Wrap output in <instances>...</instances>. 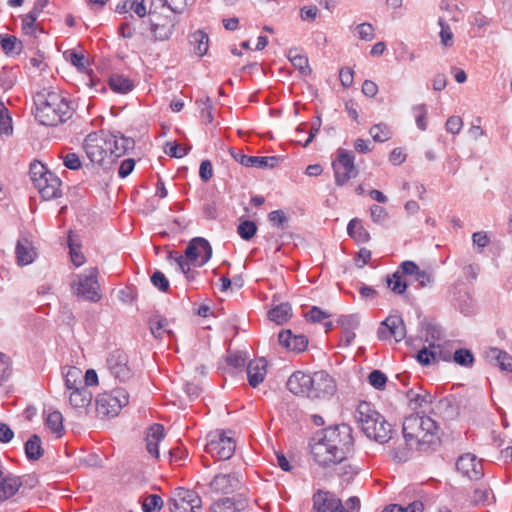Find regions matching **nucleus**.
I'll use <instances>...</instances> for the list:
<instances>
[{"instance_id": "nucleus-7", "label": "nucleus", "mask_w": 512, "mask_h": 512, "mask_svg": "<svg viewBox=\"0 0 512 512\" xmlns=\"http://www.w3.org/2000/svg\"><path fill=\"white\" fill-rule=\"evenodd\" d=\"M97 277V267H91L86 273L77 275V281H74L71 285L74 294L85 300L98 302L101 299V294Z\"/></svg>"}, {"instance_id": "nucleus-36", "label": "nucleus", "mask_w": 512, "mask_h": 512, "mask_svg": "<svg viewBox=\"0 0 512 512\" xmlns=\"http://www.w3.org/2000/svg\"><path fill=\"white\" fill-rule=\"evenodd\" d=\"M495 500L494 495L488 488H477L474 490L470 498V503L473 508H482L490 505Z\"/></svg>"}, {"instance_id": "nucleus-17", "label": "nucleus", "mask_w": 512, "mask_h": 512, "mask_svg": "<svg viewBox=\"0 0 512 512\" xmlns=\"http://www.w3.org/2000/svg\"><path fill=\"white\" fill-rule=\"evenodd\" d=\"M313 509L315 512H344V505L334 493L317 490L313 494Z\"/></svg>"}, {"instance_id": "nucleus-48", "label": "nucleus", "mask_w": 512, "mask_h": 512, "mask_svg": "<svg viewBox=\"0 0 512 512\" xmlns=\"http://www.w3.org/2000/svg\"><path fill=\"white\" fill-rule=\"evenodd\" d=\"M453 360L460 366L472 367L474 363V355L469 349L460 348L454 352Z\"/></svg>"}, {"instance_id": "nucleus-54", "label": "nucleus", "mask_w": 512, "mask_h": 512, "mask_svg": "<svg viewBox=\"0 0 512 512\" xmlns=\"http://www.w3.org/2000/svg\"><path fill=\"white\" fill-rule=\"evenodd\" d=\"M370 215L372 221L380 225H383L389 218V215L385 208L376 204L370 207Z\"/></svg>"}, {"instance_id": "nucleus-32", "label": "nucleus", "mask_w": 512, "mask_h": 512, "mask_svg": "<svg viewBox=\"0 0 512 512\" xmlns=\"http://www.w3.org/2000/svg\"><path fill=\"white\" fill-rule=\"evenodd\" d=\"M189 43L193 47L194 54L203 57L208 52L209 36L203 30H196L189 35Z\"/></svg>"}, {"instance_id": "nucleus-52", "label": "nucleus", "mask_w": 512, "mask_h": 512, "mask_svg": "<svg viewBox=\"0 0 512 512\" xmlns=\"http://www.w3.org/2000/svg\"><path fill=\"white\" fill-rule=\"evenodd\" d=\"M269 221L276 227L285 230L288 227V217L283 210H274L268 214Z\"/></svg>"}, {"instance_id": "nucleus-20", "label": "nucleus", "mask_w": 512, "mask_h": 512, "mask_svg": "<svg viewBox=\"0 0 512 512\" xmlns=\"http://www.w3.org/2000/svg\"><path fill=\"white\" fill-rule=\"evenodd\" d=\"M231 155L235 161L245 167L274 168L279 162L276 156H248L241 151H231Z\"/></svg>"}, {"instance_id": "nucleus-45", "label": "nucleus", "mask_w": 512, "mask_h": 512, "mask_svg": "<svg viewBox=\"0 0 512 512\" xmlns=\"http://www.w3.org/2000/svg\"><path fill=\"white\" fill-rule=\"evenodd\" d=\"M82 371L74 366L68 367L64 374L65 386L68 390H74L82 385L81 382Z\"/></svg>"}, {"instance_id": "nucleus-37", "label": "nucleus", "mask_w": 512, "mask_h": 512, "mask_svg": "<svg viewBox=\"0 0 512 512\" xmlns=\"http://www.w3.org/2000/svg\"><path fill=\"white\" fill-rule=\"evenodd\" d=\"M385 281L387 287L396 295H403L408 288L407 281L397 270L392 274H388Z\"/></svg>"}, {"instance_id": "nucleus-64", "label": "nucleus", "mask_w": 512, "mask_h": 512, "mask_svg": "<svg viewBox=\"0 0 512 512\" xmlns=\"http://www.w3.org/2000/svg\"><path fill=\"white\" fill-rule=\"evenodd\" d=\"M63 164L70 170H79L82 167V162L76 153H67L63 158Z\"/></svg>"}, {"instance_id": "nucleus-19", "label": "nucleus", "mask_w": 512, "mask_h": 512, "mask_svg": "<svg viewBox=\"0 0 512 512\" xmlns=\"http://www.w3.org/2000/svg\"><path fill=\"white\" fill-rule=\"evenodd\" d=\"M109 156L119 158L134 149L135 141L120 132L106 133Z\"/></svg>"}, {"instance_id": "nucleus-61", "label": "nucleus", "mask_w": 512, "mask_h": 512, "mask_svg": "<svg viewBox=\"0 0 512 512\" xmlns=\"http://www.w3.org/2000/svg\"><path fill=\"white\" fill-rule=\"evenodd\" d=\"M337 323L344 330H354L359 324V319L356 315H342L337 319Z\"/></svg>"}, {"instance_id": "nucleus-42", "label": "nucleus", "mask_w": 512, "mask_h": 512, "mask_svg": "<svg viewBox=\"0 0 512 512\" xmlns=\"http://www.w3.org/2000/svg\"><path fill=\"white\" fill-rule=\"evenodd\" d=\"M245 506H246L245 501L236 500L234 497L233 498L226 497V498H222V499L216 501L212 505V509L216 510L218 508V509L231 510L232 512H241L245 509ZM213 512H216V511H213Z\"/></svg>"}, {"instance_id": "nucleus-15", "label": "nucleus", "mask_w": 512, "mask_h": 512, "mask_svg": "<svg viewBox=\"0 0 512 512\" xmlns=\"http://www.w3.org/2000/svg\"><path fill=\"white\" fill-rule=\"evenodd\" d=\"M185 255L192 263L199 261L198 266H203L212 256V247L205 238L196 237L188 243Z\"/></svg>"}, {"instance_id": "nucleus-25", "label": "nucleus", "mask_w": 512, "mask_h": 512, "mask_svg": "<svg viewBox=\"0 0 512 512\" xmlns=\"http://www.w3.org/2000/svg\"><path fill=\"white\" fill-rule=\"evenodd\" d=\"M21 482L18 476L12 473H4L0 467V502H4L12 498L20 490Z\"/></svg>"}, {"instance_id": "nucleus-31", "label": "nucleus", "mask_w": 512, "mask_h": 512, "mask_svg": "<svg viewBox=\"0 0 512 512\" xmlns=\"http://www.w3.org/2000/svg\"><path fill=\"white\" fill-rule=\"evenodd\" d=\"M406 397L409 402V407L413 410L426 408L433 401V396L422 388H419L418 391L409 389L406 392Z\"/></svg>"}, {"instance_id": "nucleus-4", "label": "nucleus", "mask_w": 512, "mask_h": 512, "mask_svg": "<svg viewBox=\"0 0 512 512\" xmlns=\"http://www.w3.org/2000/svg\"><path fill=\"white\" fill-rule=\"evenodd\" d=\"M355 418L368 438L380 444L387 443L392 438V425L370 403L360 402L355 411Z\"/></svg>"}, {"instance_id": "nucleus-63", "label": "nucleus", "mask_w": 512, "mask_h": 512, "mask_svg": "<svg viewBox=\"0 0 512 512\" xmlns=\"http://www.w3.org/2000/svg\"><path fill=\"white\" fill-rule=\"evenodd\" d=\"M413 279L416 282H418L419 288H425V287L431 285L433 282L432 274L425 270H421L420 268L417 271V273L414 275Z\"/></svg>"}, {"instance_id": "nucleus-1", "label": "nucleus", "mask_w": 512, "mask_h": 512, "mask_svg": "<svg viewBox=\"0 0 512 512\" xmlns=\"http://www.w3.org/2000/svg\"><path fill=\"white\" fill-rule=\"evenodd\" d=\"M353 436L350 426L339 424L329 426L313 437L310 443L314 460L326 467L346 459L353 448Z\"/></svg>"}, {"instance_id": "nucleus-51", "label": "nucleus", "mask_w": 512, "mask_h": 512, "mask_svg": "<svg viewBox=\"0 0 512 512\" xmlns=\"http://www.w3.org/2000/svg\"><path fill=\"white\" fill-rule=\"evenodd\" d=\"M38 16H39L38 13H36L33 10H31L28 14H26L22 18V31L26 35H33V34H35V31H36L35 22H36Z\"/></svg>"}, {"instance_id": "nucleus-33", "label": "nucleus", "mask_w": 512, "mask_h": 512, "mask_svg": "<svg viewBox=\"0 0 512 512\" xmlns=\"http://www.w3.org/2000/svg\"><path fill=\"white\" fill-rule=\"evenodd\" d=\"M148 325L152 335L157 339L162 338L164 332H166L169 335H173V332L171 330L166 329L168 325V320L158 313H154L149 317Z\"/></svg>"}, {"instance_id": "nucleus-44", "label": "nucleus", "mask_w": 512, "mask_h": 512, "mask_svg": "<svg viewBox=\"0 0 512 512\" xmlns=\"http://www.w3.org/2000/svg\"><path fill=\"white\" fill-rule=\"evenodd\" d=\"M138 502L141 504L143 512H153L154 510H161L163 507V500L157 494L141 497Z\"/></svg>"}, {"instance_id": "nucleus-62", "label": "nucleus", "mask_w": 512, "mask_h": 512, "mask_svg": "<svg viewBox=\"0 0 512 512\" xmlns=\"http://www.w3.org/2000/svg\"><path fill=\"white\" fill-rule=\"evenodd\" d=\"M419 270V266L414 261H404L402 262L397 271L404 277V276H411L414 277V275Z\"/></svg>"}, {"instance_id": "nucleus-8", "label": "nucleus", "mask_w": 512, "mask_h": 512, "mask_svg": "<svg viewBox=\"0 0 512 512\" xmlns=\"http://www.w3.org/2000/svg\"><path fill=\"white\" fill-rule=\"evenodd\" d=\"M354 160L355 157L351 151L342 148L337 150V158L332 163L337 186L345 185L350 179L358 175Z\"/></svg>"}, {"instance_id": "nucleus-57", "label": "nucleus", "mask_w": 512, "mask_h": 512, "mask_svg": "<svg viewBox=\"0 0 512 512\" xmlns=\"http://www.w3.org/2000/svg\"><path fill=\"white\" fill-rule=\"evenodd\" d=\"M416 359L422 365H429L432 360L437 359V350L424 347L417 352Z\"/></svg>"}, {"instance_id": "nucleus-18", "label": "nucleus", "mask_w": 512, "mask_h": 512, "mask_svg": "<svg viewBox=\"0 0 512 512\" xmlns=\"http://www.w3.org/2000/svg\"><path fill=\"white\" fill-rule=\"evenodd\" d=\"M107 366L111 374L120 381H126L132 376L128 365V356L121 350H115L107 358Z\"/></svg>"}, {"instance_id": "nucleus-28", "label": "nucleus", "mask_w": 512, "mask_h": 512, "mask_svg": "<svg viewBox=\"0 0 512 512\" xmlns=\"http://www.w3.org/2000/svg\"><path fill=\"white\" fill-rule=\"evenodd\" d=\"M164 439V427L161 424L155 423L151 425L145 437L146 442V450L147 452L154 456L155 458L159 457V449L158 444L161 440Z\"/></svg>"}, {"instance_id": "nucleus-11", "label": "nucleus", "mask_w": 512, "mask_h": 512, "mask_svg": "<svg viewBox=\"0 0 512 512\" xmlns=\"http://www.w3.org/2000/svg\"><path fill=\"white\" fill-rule=\"evenodd\" d=\"M153 7L154 3H152L150 6L149 16L151 26L150 29L154 39L157 41L168 40L174 32V28L178 23V19L175 15L169 16L157 13Z\"/></svg>"}, {"instance_id": "nucleus-6", "label": "nucleus", "mask_w": 512, "mask_h": 512, "mask_svg": "<svg viewBox=\"0 0 512 512\" xmlns=\"http://www.w3.org/2000/svg\"><path fill=\"white\" fill-rule=\"evenodd\" d=\"M129 402L128 393L123 389L105 392L96 398L95 410L100 418L116 416Z\"/></svg>"}, {"instance_id": "nucleus-21", "label": "nucleus", "mask_w": 512, "mask_h": 512, "mask_svg": "<svg viewBox=\"0 0 512 512\" xmlns=\"http://www.w3.org/2000/svg\"><path fill=\"white\" fill-rule=\"evenodd\" d=\"M92 401V393L85 386L71 390L69 404L76 411L79 417L88 414V408Z\"/></svg>"}, {"instance_id": "nucleus-56", "label": "nucleus", "mask_w": 512, "mask_h": 512, "mask_svg": "<svg viewBox=\"0 0 512 512\" xmlns=\"http://www.w3.org/2000/svg\"><path fill=\"white\" fill-rule=\"evenodd\" d=\"M196 103L199 106V109L201 111L202 117L207 122L213 121V115H212V101L209 97H205L204 99H199L196 101Z\"/></svg>"}, {"instance_id": "nucleus-39", "label": "nucleus", "mask_w": 512, "mask_h": 512, "mask_svg": "<svg viewBox=\"0 0 512 512\" xmlns=\"http://www.w3.org/2000/svg\"><path fill=\"white\" fill-rule=\"evenodd\" d=\"M291 311L289 303H281L268 312V317L276 324L282 325L291 317Z\"/></svg>"}, {"instance_id": "nucleus-10", "label": "nucleus", "mask_w": 512, "mask_h": 512, "mask_svg": "<svg viewBox=\"0 0 512 512\" xmlns=\"http://www.w3.org/2000/svg\"><path fill=\"white\" fill-rule=\"evenodd\" d=\"M83 149L92 163L102 165L109 156L106 133L100 131L88 134L84 139Z\"/></svg>"}, {"instance_id": "nucleus-3", "label": "nucleus", "mask_w": 512, "mask_h": 512, "mask_svg": "<svg viewBox=\"0 0 512 512\" xmlns=\"http://www.w3.org/2000/svg\"><path fill=\"white\" fill-rule=\"evenodd\" d=\"M35 117L40 124L57 126L71 118L73 109L70 102L54 91H43L34 97Z\"/></svg>"}, {"instance_id": "nucleus-2", "label": "nucleus", "mask_w": 512, "mask_h": 512, "mask_svg": "<svg viewBox=\"0 0 512 512\" xmlns=\"http://www.w3.org/2000/svg\"><path fill=\"white\" fill-rule=\"evenodd\" d=\"M402 433L406 445L410 449L428 451L439 444V427L435 420L429 416L411 414L405 417Z\"/></svg>"}, {"instance_id": "nucleus-43", "label": "nucleus", "mask_w": 512, "mask_h": 512, "mask_svg": "<svg viewBox=\"0 0 512 512\" xmlns=\"http://www.w3.org/2000/svg\"><path fill=\"white\" fill-rule=\"evenodd\" d=\"M109 85L113 91L121 94H126L134 88L133 82L122 75H113L110 77Z\"/></svg>"}, {"instance_id": "nucleus-41", "label": "nucleus", "mask_w": 512, "mask_h": 512, "mask_svg": "<svg viewBox=\"0 0 512 512\" xmlns=\"http://www.w3.org/2000/svg\"><path fill=\"white\" fill-rule=\"evenodd\" d=\"M288 58L292 65L298 69L301 74L308 75L311 73L308 58L305 55L298 53L297 49H290L288 52Z\"/></svg>"}, {"instance_id": "nucleus-16", "label": "nucleus", "mask_w": 512, "mask_h": 512, "mask_svg": "<svg viewBox=\"0 0 512 512\" xmlns=\"http://www.w3.org/2000/svg\"><path fill=\"white\" fill-rule=\"evenodd\" d=\"M456 469L463 476L474 481L481 479L484 475L482 461L472 453H465L459 456L456 462Z\"/></svg>"}, {"instance_id": "nucleus-12", "label": "nucleus", "mask_w": 512, "mask_h": 512, "mask_svg": "<svg viewBox=\"0 0 512 512\" xmlns=\"http://www.w3.org/2000/svg\"><path fill=\"white\" fill-rule=\"evenodd\" d=\"M202 500L193 490L178 487L172 493L170 498V511L180 510L182 512H194L201 508Z\"/></svg>"}, {"instance_id": "nucleus-53", "label": "nucleus", "mask_w": 512, "mask_h": 512, "mask_svg": "<svg viewBox=\"0 0 512 512\" xmlns=\"http://www.w3.org/2000/svg\"><path fill=\"white\" fill-rule=\"evenodd\" d=\"M368 381L375 389L382 390L386 386L387 376L380 370H373L368 376Z\"/></svg>"}, {"instance_id": "nucleus-49", "label": "nucleus", "mask_w": 512, "mask_h": 512, "mask_svg": "<svg viewBox=\"0 0 512 512\" xmlns=\"http://www.w3.org/2000/svg\"><path fill=\"white\" fill-rule=\"evenodd\" d=\"M12 119L9 111L3 102H0V134L10 135L12 133Z\"/></svg>"}, {"instance_id": "nucleus-26", "label": "nucleus", "mask_w": 512, "mask_h": 512, "mask_svg": "<svg viewBox=\"0 0 512 512\" xmlns=\"http://www.w3.org/2000/svg\"><path fill=\"white\" fill-rule=\"evenodd\" d=\"M431 508L432 506L430 504V499L428 497L421 496L420 498L408 503L407 505H386L382 512H423L424 510H430Z\"/></svg>"}, {"instance_id": "nucleus-60", "label": "nucleus", "mask_w": 512, "mask_h": 512, "mask_svg": "<svg viewBox=\"0 0 512 512\" xmlns=\"http://www.w3.org/2000/svg\"><path fill=\"white\" fill-rule=\"evenodd\" d=\"M417 127L424 131L426 129L427 108L425 104H419L413 108Z\"/></svg>"}, {"instance_id": "nucleus-50", "label": "nucleus", "mask_w": 512, "mask_h": 512, "mask_svg": "<svg viewBox=\"0 0 512 512\" xmlns=\"http://www.w3.org/2000/svg\"><path fill=\"white\" fill-rule=\"evenodd\" d=\"M237 232L242 239L250 240L257 232V225L253 221L245 220L238 225Z\"/></svg>"}, {"instance_id": "nucleus-22", "label": "nucleus", "mask_w": 512, "mask_h": 512, "mask_svg": "<svg viewBox=\"0 0 512 512\" xmlns=\"http://www.w3.org/2000/svg\"><path fill=\"white\" fill-rule=\"evenodd\" d=\"M240 486V476L237 473L218 474L210 482V487L217 493L228 494Z\"/></svg>"}, {"instance_id": "nucleus-59", "label": "nucleus", "mask_w": 512, "mask_h": 512, "mask_svg": "<svg viewBox=\"0 0 512 512\" xmlns=\"http://www.w3.org/2000/svg\"><path fill=\"white\" fill-rule=\"evenodd\" d=\"M189 150L190 147H181L180 145L173 142H167L165 147V153L170 157L175 158H182L188 153Z\"/></svg>"}, {"instance_id": "nucleus-23", "label": "nucleus", "mask_w": 512, "mask_h": 512, "mask_svg": "<svg viewBox=\"0 0 512 512\" xmlns=\"http://www.w3.org/2000/svg\"><path fill=\"white\" fill-rule=\"evenodd\" d=\"M279 344L288 351L300 353L306 350L308 339L303 334H293L291 330H283L278 334Z\"/></svg>"}, {"instance_id": "nucleus-55", "label": "nucleus", "mask_w": 512, "mask_h": 512, "mask_svg": "<svg viewBox=\"0 0 512 512\" xmlns=\"http://www.w3.org/2000/svg\"><path fill=\"white\" fill-rule=\"evenodd\" d=\"M151 283L161 292H167L169 289V280L159 270H156L151 275Z\"/></svg>"}, {"instance_id": "nucleus-29", "label": "nucleus", "mask_w": 512, "mask_h": 512, "mask_svg": "<svg viewBox=\"0 0 512 512\" xmlns=\"http://www.w3.org/2000/svg\"><path fill=\"white\" fill-rule=\"evenodd\" d=\"M267 361L264 358L251 360L247 365V376L249 384L257 387L263 382L266 375Z\"/></svg>"}, {"instance_id": "nucleus-27", "label": "nucleus", "mask_w": 512, "mask_h": 512, "mask_svg": "<svg viewBox=\"0 0 512 512\" xmlns=\"http://www.w3.org/2000/svg\"><path fill=\"white\" fill-rule=\"evenodd\" d=\"M15 253L17 264L20 266L31 264L36 257L35 248L27 237H21L18 239Z\"/></svg>"}, {"instance_id": "nucleus-47", "label": "nucleus", "mask_w": 512, "mask_h": 512, "mask_svg": "<svg viewBox=\"0 0 512 512\" xmlns=\"http://www.w3.org/2000/svg\"><path fill=\"white\" fill-rule=\"evenodd\" d=\"M369 134L376 142H385L391 138L390 129L386 124H375L369 129Z\"/></svg>"}, {"instance_id": "nucleus-46", "label": "nucleus", "mask_w": 512, "mask_h": 512, "mask_svg": "<svg viewBox=\"0 0 512 512\" xmlns=\"http://www.w3.org/2000/svg\"><path fill=\"white\" fill-rule=\"evenodd\" d=\"M46 425L53 433L60 437L64 431L63 416L61 412L53 411L49 413L46 418Z\"/></svg>"}, {"instance_id": "nucleus-58", "label": "nucleus", "mask_w": 512, "mask_h": 512, "mask_svg": "<svg viewBox=\"0 0 512 512\" xmlns=\"http://www.w3.org/2000/svg\"><path fill=\"white\" fill-rule=\"evenodd\" d=\"M358 37L361 40L371 41L375 37V30L370 23H361L356 27Z\"/></svg>"}, {"instance_id": "nucleus-5", "label": "nucleus", "mask_w": 512, "mask_h": 512, "mask_svg": "<svg viewBox=\"0 0 512 512\" xmlns=\"http://www.w3.org/2000/svg\"><path fill=\"white\" fill-rule=\"evenodd\" d=\"M29 175L34 187L44 200L61 196L60 179L48 171L41 162L34 161L30 164Z\"/></svg>"}, {"instance_id": "nucleus-34", "label": "nucleus", "mask_w": 512, "mask_h": 512, "mask_svg": "<svg viewBox=\"0 0 512 512\" xmlns=\"http://www.w3.org/2000/svg\"><path fill=\"white\" fill-rule=\"evenodd\" d=\"M25 455L29 460L35 461L40 459L44 454L41 439L37 434H33L24 445Z\"/></svg>"}, {"instance_id": "nucleus-30", "label": "nucleus", "mask_w": 512, "mask_h": 512, "mask_svg": "<svg viewBox=\"0 0 512 512\" xmlns=\"http://www.w3.org/2000/svg\"><path fill=\"white\" fill-rule=\"evenodd\" d=\"M438 412L447 420L455 419L460 412L459 403L454 395L440 399L436 405Z\"/></svg>"}, {"instance_id": "nucleus-40", "label": "nucleus", "mask_w": 512, "mask_h": 512, "mask_svg": "<svg viewBox=\"0 0 512 512\" xmlns=\"http://www.w3.org/2000/svg\"><path fill=\"white\" fill-rule=\"evenodd\" d=\"M0 44L6 55H19L22 42L12 35H0Z\"/></svg>"}, {"instance_id": "nucleus-35", "label": "nucleus", "mask_w": 512, "mask_h": 512, "mask_svg": "<svg viewBox=\"0 0 512 512\" xmlns=\"http://www.w3.org/2000/svg\"><path fill=\"white\" fill-rule=\"evenodd\" d=\"M487 357L491 361H496L497 365L504 371L512 372V356L498 348H490Z\"/></svg>"}, {"instance_id": "nucleus-14", "label": "nucleus", "mask_w": 512, "mask_h": 512, "mask_svg": "<svg viewBox=\"0 0 512 512\" xmlns=\"http://www.w3.org/2000/svg\"><path fill=\"white\" fill-rule=\"evenodd\" d=\"M377 337L382 341L390 338H394L396 342L402 341L406 337V327L402 317L398 314L389 315L381 322Z\"/></svg>"}, {"instance_id": "nucleus-24", "label": "nucleus", "mask_w": 512, "mask_h": 512, "mask_svg": "<svg viewBox=\"0 0 512 512\" xmlns=\"http://www.w3.org/2000/svg\"><path fill=\"white\" fill-rule=\"evenodd\" d=\"M309 382H311V374L295 371L288 378L286 386L294 395L309 398Z\"/></svg>"}, {"instance_id": "nucleus-13", "label": "nucleus", "mask_w": 512, "mask_h": 512, "mask_svg": "<svg viewBox=\"0 0 512 512\" xmlns=\"http://www.w3.org/2000/svg\"><path fill=\"white\" fill-rule=\"evenodd\" d=\"M309 399H326L336 391L334 379L325 371H317L311 374L309 382Z\"/></svg>"}, {"instance_id": "nucleus-38", "label": "nucleus", "mask_w": 512, "mask_h": 512, "mask_svg": "<svg viewBox=\"0 0 512 512\" xmlns=\"http://www.w3.org/2000/svg\"><path fill=\"white\" fill-rule=\"evenodd\" d=\"M347 232L350 237L359 242H368L370 240L369 232L363 227L362 221L354 218L350 220L347 226Z\"/></svg>"}, {"instance_id": "nucleus-9", "label": "nucleus", "mask_w": 512, "mask_h": 512, "mask_svg": "<svg viewBox=\"0 0 512 512\" xmlns=\"http://www.w3.org/2000/svg\"><path fill=\"white\" fill-rule=\"evenodd\" d=\"M209 441L205 446V451L219 460L230 459L235 452V441L224 432L216 431L209 434Z\"/></svg>"}]
</instances>
